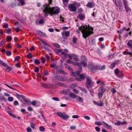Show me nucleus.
<instances>
[{"label": "nucleus", "mask_w": 132, "mask_h": 132, "mask_svg": "<svg viewBox=\"0 0 132 132\" xmlns=\"http://www.w3.org/2000/svg\"><path fill=\"white\" fill-rule=\"evenodd\" d=\"M76 126H72L70 127V128L71 130H74L76 129Z\"/></svg>", "instance_id": "55"}, {"label": "nucleus", "mask_w": 132, "mask_h": 132, "mask_svg": "<svg viewBox=\"0 0 132 132\" xmlns=\"http://www.w3.org/2000/svg\"><path fill=\"white\" fill-rule=\"evenodd\" d=\"M100 89H101L100 92H101L102 93H104L106 90L105 88H104L103 86H101V87L100 88Z\"/></svg>", "instance_id": "23"}, {"label": "nucleus", "mask_w": 132, "mask_h": 132, "mask_svg": "<svg viewBox=\"0 0 132 132\" xmlns=\"http://www.w3.org/2000/svg\"><path fill=\"white\" fill-rule=\"evenodd\" d=\"M119 62V60H117L113 62L114 64L116 65Z\"/></svg>", "instance_id": "59"}, {"label": "nucleus", "mask_w": 132, "mask_h": 132, "mask_svg": "<svg viewBox=\"0 0 132 132\" xmlns=\"http://www.w3.org/2000/svg\"><path fill=\"white\" fill-rule=\"evenodd\" d=\"M30 127L32 129H34L35 127V125L34 123H31L30 125Z\"/></svg>", "instance_id": "58"}, {"label": "nucleus", "mask_w": 132, "mask_h": 132, "mask_svg": "<svg viewBox=\"0 0 132 132\" xmlns=\"http://www.w3.org/2000/svg\"><path fill=\"white\" fill-rule=\"evenodd\" d=\"M71 60H72L70 59L67 60L66 61L67 63H70L72 64L73 62L71 61Z\"/></svg>", "instance_id": "43"}, {"label": "nucleus", "mask_w": 132, "mask_h": 132, "mask_svg": "<svg viewBox=\"0 0 132 132\" xmlns=\"http://www.w3.org/2000/svg\"><path fill=\"white\" fill-rule=\"evenodd\" d=\"M69 91L67 89H65L62 91V93L65 95H67L69 94Z\"/></svg>", "instance_id": "21"}, {"label": "nucleus", "mask_w": 132, "mask_h": 132, "mask_svg": "<svg viewBox=\"0 0 132 132\" xmlns=\"http://www.w3.org/2000/svg\"><path fill=\"white\" fill-rule=\"evenodd\" d=\"M116 65V64H115L113 62L110 64L109 66V67L110 68L112 69L114 67H115Z\"/></svg>", "instance_id": "31"}, {"label": "nucleus", "mask_w": 132, "mask_h": 132, "mask_svg": "<svg viewBox=\"0 0 132 132\" xmlns=\"http://www.w3.org/2000/svg\"><path fill=\"white\" fill-rule=\"evenodd\" d=\"M34 71L36 72H37L39 71V68L38 67H36L34 69Z\"/></svg>", "instance_id": "53"}, {"label": "nucleus", "mask_w": 132, "mask_h": 132, "mask_svg": "<svg viewBox=\"0 0 132 132\" xmlns=\"http://www.w3.org/2000/svg\"><path fill=\"white\" fill-rule=\"evenodd\" d=\"M39 130L40 131H43L45 129L43 126H41L39 127Z\"/></svg>", "instance_id": "54"}, {"label": "nucleus", "mask_w": 132, "mask_h": 132, "mask_svg": "<svg viewBox=\"0 0 132 132\" xmlns=\"http://www.w3.org/2000/svg\"><path fill=\"white\" fill-rule=\"evenodd\" d=\"M61 34L63 37L65 36L66 37H68L69 36L70 33L68 31H64L61 32Z\"/></svg>", "instance_id": "12"}, {"label": "nucleus", "mask_w": 132, "mask_h": 132, "mask_svg": "<svg viewBox=\"0 0 132 132\" xmlns=\"http://www.w3.org/2000/svg\"><path fill=\"white\" fill-rule=\"evenodd\" d=\"M8 100L9 102H12L13 100V98L12 97H9L8 98Z\"/></svg>", "instance_id": "40"}, {"label": "nucleus", "mask_w": 132, "mask_h": 132, "mask_svg": "<svg viewBox=\"0 0 132 132\" xmlns=\"http://www.w3.org/2000/svg\"><path fill=\"white\" fill-rule=\"evenodd\" d=\"M86 6L87 7L91 8L93 7L94 6V5L91 2H89L87 4Z\"/></svg>", "instance_id": "16"}, {"label": "nucleus", "mask_w": 132, "mask_h": 132, "mask_svg": "<svg viewBox=\"0 0 132 132\" xmlns=\"http://www.w3.org/2000/svg\"><path fill=\"white\" fill-rule=\"evenodd\" d=\"M123 3L126 11L127 12H130L131 10L130 8L128 6L126 1H124Z\"/></svg>", "instance_id": "11"}, {"label": "nucleus", "mask_w": 132, "mask_h": 132, "mask_svg": "<svg viewBox=\"0 0 132 132\" xmlns=\"http://www.w3.org/2000/svg\"><path fill=\"white\" fill-rule=\"evenodd\" d=\"M72 64L73 65H77L78 66L79 64H80L81 66V63H78L77 62H72Z\"/></svg>", "instance_id": "52"}, {"label": "nucleus", "mask_w": 132, "mask_h": 132, "mask_svg": "<svg viewBox=\"0 0 132 132\" xmlns=\"http://www.w3.org/2000/svg\"><path fill=\"white\" fill-rule=\"evenodd\" d=\"M73 57H74V60L76 61H78V57L77 56L75 55L74 54H72Z\"/></svg>", "instance_id": "28"}, {"label": "nucleus", "mask_w": 132, "mask_h": 132, "mask_svg": "<svg viewBox=\"0 0 132 132\" xmlns=\"http://www.w3.org/2000/svg\"><path fill=\"white\" fill-rule=\"evenodd\" d=\"M58 84H59V86H63L64 87H67V86L66 85L64 84L63 83H60V82H58Z\"/></svg>", "instance_id": "29"}, {"label": "nucleus", "mask_w": 132, "mask_h": 132, "mask_svg": "<svg viewBox=\"0 0 132 132\" xmlns=\"http://www.w3.org/2000/svg\"><path fill=\"white\" fill-rule=\"evenodd\" d=\"M44 23V20L43 19H41L39 21V23L40 24H42Z\"/></svg>", "instance_id": "50"}, {"label": "nucleus", "mask_w": 132, "mask_h": 132, "mask_svg": "<svg viewBox=\"0 0 132 132\" xmlns=\"http://www.w3.org/2000/svg\"><path fill=\"white\" fill-rule=\"evenodd\" d=\"M97 106H103L104 105L103 103L101 102L100 103H98Z\"/></svg>", "instance_id": "38"}, {"label": "nucleus", "mask_w": 132, "mask_h": 132, "mask_svg": "<svg viewBox=\"0 0 132 132\" xmlns=\"http://www.w3.org/2000/svg\"><path fill=\"white\" fill-rule=\"evenodd\" d=\"M52 99L55 101H59V99L57 97H53L52 98Z\"/></svg>", "instance_id": "48"}, {"label": "nucleus", "mask_w": 132, "mask_h": 132, "mask_svg": "<svg viewBox=\"0 0 132 132\" xmlns=\"http://www.w3.org/2000/svg\"><path fill=\"white\" fill-rule=\"evenodd\" d=\"M7 67V68L6 69V70L7 71L9 72L11 70V69L10 67H8V66Z\"/></svg>", "instance_id": "46"}, {"label": "nucleus", "mask_w": 132, "mask_h": 132, "mask_svg": "<svg viewBox=\"0 0 132 132\" xmlns=\"http://www.w3.org/2000/svg\"><path fill=\"white\" fill-rule=\"evenodd\" d=\"M7 112L10 116L12 117H13L16 118V116L13 114L11 112V111H8V110Z\"/></svg>", "instance_id": "30"}, {"label": "nucleus", "mask_w": 132, "mask_h": 132, "mask_svg": "<svg viewBox=\"0 0 132 132\" xmlns=\"http://www.w3.org/2000/svg\"><path fill=\"white\" fill-rule=\"evenodd\" d=\"M12 39L11 36H8L6 37L7 41L9 42H11Z\"/></svg>", "instance_id": "27"}, {"label": "nucleus", "mask_w": 132, "mask_h": 132, "mask_svg": "<svg viewBox=\"0 0 132 132\" xmlns=\"http://www.w3.org/2000/svg\"><path fill=\"white\" fill-rule=\"evenodd\" d=\"M105 83V82H102L99 80L96 81V83L97 84H100L101 85H104Z\"/></svg>", "instance_id": "35"}, {"label": "nucleus", "mask_w": 132, "mask_h": 132, "mask_svg": "<svg viewBox=\"0 0 132 132\" xmlns=\"http://www.w3.org/2000/svg\"><path fill=\"white\" fill-rule=\"evenodd\" d=\"M81 60L82 61L81 64H82L84 67L87 66V59L85 56H82L81 57Z\"/></svg>", "instance_id": "9"}, {"label": "nucleus", "mask_w": 132, "mask_h": 132, "mask_svg": "<svg viewBox=\"0 0 132 132\" xmlns=\"http://www.w3.org/2000/svg\"><path fill=\"white\" fill-rule=\"evenodd\" d=\"M119 71L117 69H116L115 70L114 72L115 74H118L119 73Z\"/></svg>", "instance_id": "61"}, {"label": "nucleus", "mask_w": 132, "mask_h": 132, "mask_svg": "<svg viewBox=\"0 0 132 132\" xmlns=\"http://www.w3.org/2000/svg\"><path fill=\"white\" fill-rule=\"evenodd\" d=\"M39 41L41 42L43 44L49 47H50V45L47 43L45 42L43 40L41 39H39Z\"/></svg>", "instance_id": "19"}, {"label": "nucleus", "mask_w": 132, "mask_h": 132, "mask_svg": "<svg viewBox=\"0 0 132 132\" xmlns=\"http://www.w3.org/2000/svg\"><path fill=\"white\" fill-rule=\"evenodd\" d=\"M16 96L18 98H21L23 99L24 98V96L22 95H20L18 94H16Z\"/></svg>", "instance_id": "26"}, {"label": "nucleus", "mask_w": 132, "mask_h": 132, "mask_svg": "<svg viewBox=\"0 0 132 132\" xmlns=\"http://www.w3.org/2000/svg\"><path fill=\"white\" fill-rule=\"evenodd\" d=\"M40 114L41 116L43 117V119L44 120V121L46 119H45V118L44 117V114L42 113V112H41V111L40 112Z\"/></svg>", "instance_id": "39"}, {"label": "nucleus", "mask_w": 132, "mask_h": 132, "mask_svg": "<svg viewBox=\"0 0 132 132\" xmlns=\"http://www.w3.org/2000/svg\"><path fill=\"white\" fill-rule=\"evenodd\" d=\"M48 4L46 3L43 5V6L42 8L43 12L45 16H47L48 14H50L51 16L53 15L58 14L60 11V9L57 7H51L49 4L52 3V1H48Z\"/></svg>", "instance_id": "1"}, {"label": "nucleus", "mask_w": 132, "mask_h": 132, "mask_svg": "<svg viewBox=\"0 0 132 132\" xmlns=\"http://www.w3.org/2000/svg\"><path fill=\"white\" fill-rule=\"evenodd\" d=\"M86 75L85 73L80 75L78 77H75V79L78 81H81L85 78Z\"/></svg>", "instance_id": "8"}, {"label": "nucleus", "mask_w": 132, "mask_h": 132, "mask_svg": "<svg viewBox=\"0 0 132 132\" xmlns=\"http://www.w3.org/2000/svg\"><path fill=\"white\" fill-rule=\"evenodd\" d=\"M12 53L10 51H7L6 53V54L7 56H10L11 54Z\"/></svg>", "instance_id": "44"}, {"label": "nucleus", "mask_w": 132, "mask_h": 132, "mask_svg": "<svg viewBox=\"0 0 132 132\" xmlns=\"http://www.w3.org/2000/svg\"><path fill=\"white\" fill-rule=\"evenodd\" d=\"M0 63L3 66L5 67H7L8 65L2 60H0Z\"/></svg>", "instance_id": "24"}, {"label": "nucleus", "mask_w": 132, "mask_h": 132, "mask_svg": "<svg viewBox=\"0 0 132 132\" xmlns=\"http://www.w3.org/2000/svg\"><path fill=\"white\" fill-rule=\"evenodd\" d=\"M53 85L51 84H47V88H53Z\"/></svg>", "instance_id": "37"}, {"label": "nucleus", "mask_w": 132, "mask_h": 132, "mask_svg": "<svg viewBox=\"0 0 132 132\" xmlns=\"http://www.w3.org/2000/svg\"><path fill=\"white\" fill-rule=\"evenodd\" d=\"M79 88L83 92H84L86 94H87V90L85 88L81 87H79Z\"/></svg>", "instance_id": "25"}, {"label": "nucleus", "mask_w": 132, "mask_h": 132, "mask_svg": "<svg viewBox=\"0 0 132 132\" xmlns=\"http://www.w3.org/2000/svg\"><path fill=\"white\" fill-rule=\"evenodd\" d=\"M6 110H7V112L8 110V111H12L11 109L8 106H6L5 107Z\"/></svg>", "instance_id": "56"}, {"label": "nucleus", "mask_w": 132, "mask_h": 132, "mask_svg": "<svg viewBox=\"0 0 132 132\" xmlns=\"http://www.w3.org/2000/svg\"><path fill=\"white\" fill-rule=\"evenodd\" d=\"M103 93L100 92H99L98 96L100 98L102 97V96L103 95Z\"/></svg>", "instance_id": "34"}, {"label": "nucleus", "mask_w": 132, "mask_h": 132, "mask_svg": "<svg viewBox=\"0 0 132 132\" xmlns=\"http://www.w3.org/2000/svg\"><path fill=\"white\" fill-rule=\"evenodd\" d=\"M18 3H20L22 5H23L24 4V1H18Z\"/></svg>", "instance_id": "45"}, {"label": "nucleus", "mask_w": 132, "mask_h": 132, "mask_svg": "<svg viewBox=\"0 0 132 132\" xmlns=\"http://www.w3.org/2000/svg\"><path fill=\"white\" fill-rule=\"evenodd\" d=\"M79 4L76 2L73 4H70L68 6V8L69 10L71 11H76L77 9L75 5H78Z\"/></svg>", "instance_id": "4"}, {"label": "nucleus", "mask_w": 132, "mask_h": 132, "mask_svg": "<svg viewBox=\"0 0 132 132\" xmlns=\"http://www.w3.org/2000/svg\"><path fill=\"white\" fill-rule=\"evenodd\" d=\"M78 67L79 68V69L78 71L75 72H72L71 73V76H77L79 75L80 73V71L82 70V68L81 67V66L80 65H78Z\"/></svg>", "instance_id": "7"}, {"label": "nucleus", "mask_w": 132, "mask_h": 132, "mask_svg": "<svg viewBox=\"0 0 132 132\" xmlns=\"http://www.w3.org/2000/svg\"><path fill=\"white\" fill-rule=\"evenodd\" d=\"M86 79V86L87 88L89 89V88L92 87L94 86V83L92 82V79L91 77L87 76Z\"/></svg>", "instance_id": "3"}, {"label": "nucleus", "mask_w": 132, "mask_h": 132, "mask_svg": "<svg viewBox=\"0 0 132 132\" xmlns=\"http://www.w3.org/2000/svg\"><path fill=\"white\" fill-rule=\"evenodd\" d=\"M79 17L80 20H82L84 19V16L82 14H80L79 15Z\"/></svg>", "instance_id": "41"}, {"label": "nucleus", "mask_w": 132, "mask_h": 132, "mask_svg": "<svg viewBox=\"0 0 132 132\" xmlns=\"http://www.w3.org/2000/svg\"><path fill=\"white\" fill-rule=\"evenodd\" d=\"M72 40L73 42L74 43H75L76 42L77 39L75 38H73Z\"/></svg>", "instance_id": "60"}, {"label": "nucleus", "mask_w": 132, "mask_h": 132, "mask_svg": "<svg viewBox=\"0 0 132 132\" xmlns=\"http://www.w3.org/2000/svg\"><path fill=\"white\" fill-rule=\"evenodd\" d=\"M62 51V50L61 49H59L57 50L56 51V53L57 54L59 53Z\"/></svg>", "instance_id": "64"}, {"label": "nucleus", "mask_w": 132, "mask_h": 132, "mask_svg": "<svg viewBox=\"0 0 132 132\" xmlns=\"http://www.w3.org/2000/svg\"><path fill=\"white\" fill-rule=\"evenodd\" d=\"M60 76L56 75L52 77V80H55V79L60 81Z\"/></svg>", "instance_id": "14"}, {"label": "nucleus", "mask_w": 132, "mask_h": 132, "mask_svg": "<svg viewBox=\"0 0 132 132\" xmlns=\"http://www.w3.org/2000/svg\"><path fill=\"white\" fill-rule=\"evenodd\" d=\"M69 1H63L64 4L65 6H67L68 4Z\"/></svg>", "instance_id": "42"}, {"label": "nucleus", "mask_w": 132, "mask_h": 132, "mask_svg": "<svg viewBox=\"0 0 132 132\" xmlns=\"http://www.w3.org/2000/svg\"><path fill=\"white\" fill-rule=\"evenodd\" d=\"M95 124L98 126H100L102 125V123L100 121H96L95 122Z\"/></svg>", "instance_id": "47"}, {"label": "nucleus", "mask_w": 132, "mask_h": 132, "mask_svg": "<svg viewBox=\"0 0 132 132\" xmlns=\"http://www.w3.org/2000/svg\"><path fill=\"white\" fill-rule=\"evenodd\" d=\"M95 129L97 131H100V128L98 127H96L95 128Z\"/></svg>", "instance_id": "63"}, {"label": "nucleus", "mask_w": 132, "mask_h": 132, "mask_svg": "<svg viewBox=\"0 0 132 132\" xmlns=\"http://www.w3.org/2000/svg\"><path fill=\"white\" fill-rule=\"evenodd\" d=\"M79 30L78 32H79L81 30L83 37L85 39L88 36L93 33L92 31L93 30V29L91 27H90L89 25L88 26L87 25L82 26L79 27Z\"/></svg>", "instance_id": "2"}, {"label": "nucleus", "mask_w": 132, "mask_h": 132, "mask_svg": "<svg viewBox=\"0 0 132 132\" xmlns=\"http://www.w3.org/2000/svg\"><path fill=\"white\" fill-rule=\"evenodd\" d=\"M57 114L59 117L63 118L64 120H67L69 118V117L67 114L62 112H57Z\"/></svg>", "instance_id": "6"}, {"label": "nucleus", "mask_w": 132, "mask_h": 132, "mask_svg": "<svg viewBox=\"0 0 132 132\" xmlns=\"http://www.w3.org/2000/svg\"><path fill=\"white\" fill-rule=\"evenodd\" d=\"M84 118L85 119L88 120H90V117L89 116H84Z\"/></svg>", "instance_id": "49"}, {"label": "nucleus", "mask_w": 132, "mask_h": 132, "mask_svg": "<svg viewBox=\"0 0 132 132\" xmlns=\"http://www.w3.org/2000/svg\"><path fill=\"white\" fill-rule=\"evenodd\" d=\"M102 122L103 125L106 126L109 129H112V127L110 125L105 123L104 121H103Z\"/></svg>", "instance_id": "17"}, {"label": "nucleus", "mask_w": 132, "mask_h": 132, "mask_svg": "<svg viewBox=\"0 0 132 132\" xmlns=\"http://www.w3.org/2000/svg\"><path fill=\"white\" fill-rule=\"evenodd\" d=\"M68 55L67 54H65L62 57V59L63 61H64L67 57Z\"/></svg>", "instance_id": "32"}, {"label": "nucleus", "mask_w": 132, "mask_h": 132, "mask_svg": "<svg viewBox=\"0 0 132 132\" xmlns=\"http://www.w3.org/2000/svg\"><path fill=\"white\" fill-rule=\"evenodd\" d=\"M69 96L70 97L73 98H76L77 96L76 94H75L73 93H71L69 94Z\"/></svg>", "instance_id": "20"}, {"label": "nucleus", "mask_w": 132, "mask_h": 132, "mask_svg": "<svg viewBox=\"0 0 132 132\" xmlns=\"http://www.w3.org/2000/svg\"><path fill=\"white\" fill-rule=\"evenodd\" d=\"M27 58L28 59H30L32 57L31 54L30 53H29L27 55Z\"/></svg>", "instance_id": "36"}, {"label": "nucleus", "mask_w": 132, "mask_h": 132, "mask_svg": "<svg viewBox=\"0 0 132 132\" xmlns=\"http://www.w3.org/2000/svg\"><path fill=\"white\" fill-rule=\"evenodd\" d=\"M76 98V100L79 102H83V100L79 96H77Z\"/></svg>", "instance_id": "18"}, {"label": "nucleus", "mask_w": 132, "mask_h": 132, "mask_svg": "<svg viewBox=\"0 0 132 132\" xmlns=\"http://www.w3.org/2000/svg\"><path fill=\"white\" fill-rule=\"evenodd\" d=\"M88 67L92 72L94 73L96 72L98 68V67L97 66L91 63L89 64Z\"/></svg>", "instance_id": "5"}, {"label": "nucleus", "mask_w": 132, "mask_h": 132, "mask_svg": "<svg viewBox=\"0 0 132 132\" xmlns=\"http://www.w3.org/2000/svg\"><path fill=\"white\" fill-rule=\"evenodd\" d=\"M27 130L28 132H31L32 131V129L30 127H28L27 128Z\"/></svg>", "instance_id": "57"}, {"label": "nucleus", "mask_w": 132, "mask_h": 132, "mask_svg": "<svg viewBox=\"0 0 132 132\" xmlns=\"http://www.w3.org/2000/svg\"><path fill=\"white\" fill-rule=\"evenodd\" d=\"M37 33L40 36H44V37H47V36L46 34L38 30L37 31Z\"/></svg>", "instance_id": "13"}, {"label": "nucleus", "mask_w": 132, "mask_h": 132, "mask_svg": "<svg viewBox=\"0 0 132 132\" xmlns=\"http://www.w3.org/2000/svg\"><path fill=\"white\" fill-rule=\"evenodd\" d=\"M60 81H65L66 80H67L68 79V78L66 77L65 76H60Z\"/></svg>", "instance_id": "15"}, {"label": "nucleus", "mask_w": 132, "mask_h": 132, "mask_svg": "<svg viewBox=\"0 0 132 132\" xmlns=\"http://www.w3.org/2000/svg\"><path fill=\"white\" fill-rule=\"evenodd\" d=\"M132 50H131V52H126V51H124L123 52V54L125 55H132Z\"/></svg>", "instance_id": "22"}, {"label": "nucleus", "mask_w": 132, "mask_h": 132, "mask_svg": "<svg viewBox=\"0 0 132 132\" xmlns=\"http://www.w3.org/2000/svg\"><path fill=\"white\" fill-rule=\"evenodd\" d=\"M115 3L117 6L119 7L120 11H122L123 10L122 5L120 1H115Z\"/></svg>", "instance_id": "10"}, {"label": "nucleus", "mask_w": 132, "mask_h": 132, "mask_svg": "<svg viewBox=\"0 0 132 132\" xmlns=\"http://www.w3.org/2000/svg\"><path fill=\"white\" fill-rule=\"evenodd\" d=\"M13 104L14 105H18L19 103L17 101H15L13 103Z\"/></svg>", "instance_id": "51"}, {"label": "nucleus", "mask_w": 132, "mask_h": 132, "mask_svg": "<svg viewBox=\"0 0 132 132\" xmlns=\"http://www.w3.org/2000/svg\"><path fill=\"white\" fill-rule=\"evenodd\" d=\"M34 63L37 64H40V62L38 59H36L34 61Z\"/></svg>", "instance_id": "33"}, {"label": "nucleus", "mask_w": 132, "mask_h": 132, "mask_svg": "<svg viewBox=\"0 0 132 132\" xmlns=\"http://www.w3.org/2000/svg\"><path fill=\"white\" fill-rule=\"evenodd\" d=\"M25 101L28 105L30 104V103H31V102H30V101L26 100H25Z\"/></svg>", "instance_id": "62"}]
</instances>
